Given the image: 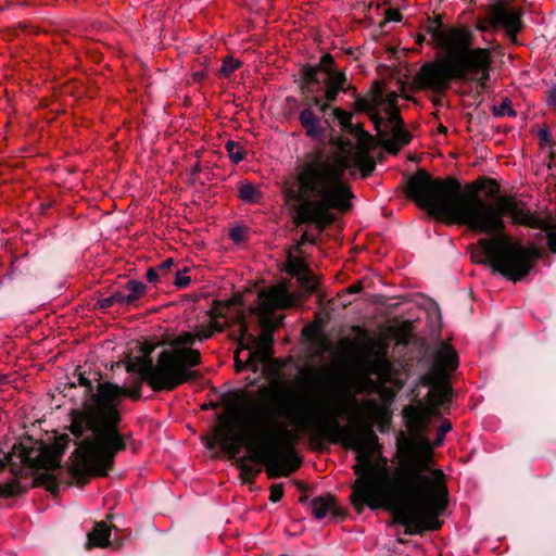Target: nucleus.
Segmentation results:
<instances>
[{"instance_id": "obj_1", "label": "nucleus", "mask_w": 556, "mask_h": 556, "mask_svg": "<svg viewBox=\"0 0 556 556\" xmlns=\"http://www.w3.org/2000/svg\"><path fill=\"white\" fill-rule=\"evenodd\" d=\"M270 401L258 403L243 415L244 431L235 432L232 419L219 414L214 428V439L206 441L208 450L217 445L235 459L242 476L254 477L249 462L265 466L268 478L289 477L302 465V457L294 450L298 434L282 420L301 431L319 433L330 441H338L341 431L339 406L333 401H316L285 383L277 382L260 390Z\"/></svg>"}, {"instance_id": "obj_2", "label": "nucleus", "mask_w": 556, "mask_h": 556, "mask_svg": "<svg viewBox=\"0 0 556 556\" xmlns=\"http://www.w3.org/2000/svg\"><path fill=\"white\" fill-rule=\"evenodd\" d=\"M357 420L368 444L341 422L338 441H330L319 433H313V437L319 441L342 443L356 452V464L352 468L357 478L352 484L350 495L354 509L362 514L366 506L372 510L384 508L392 514L395 523L405 527L404 533L407 535H420L427 531L440 530L443 521L439 517L447 507V496L438 495L434 492V482H417L410 476L402 473L400 466L395 470L399 477L397 490L389 489L387 457L378 451L377 459L374 460L375 450L381 447L378 437L368 425L363 422L361 416Z\"/></svg>"}, {"instance_id": "obj_3", "label": "nucleus", "mask_w": 556, "mask_h": 556, "mask_svg": "<svg viewBox=\"0 0 556 556\" xmlns=\"http://www.w3.org/2000/svg\"><path fill=\"white\" fill-rule=\"evenodd\" d=\"M486 182V195L481 198L479 182L470 184L463 190L462 184L454 177L433 178L426 169L419 168L406 180L405 194L417 206L430 215L452 225H465L476 233L492 235L506 229L505 217L513 225L539 229L536 240L546 239L547 249L556 254V225L532 215L527 204L511 194H500V185L492 178H482Z\"/></svg>"}, {"instance_id": "obj_4", "label": "nucleus", "mask_w": 556, "mask_h": 556, "mask_svg": "<svg viewBox=\"0 0 556 556\" xmlns=\"http://www.w3.org/2000/svg\"><path fill=\"white\" fill-rule=\"evenodd\" d=\"M354 157L349 153L332 161L324 151L315 150L304 155L296 166L298 188L283 190V195L295 212L294 223L313 224L319 230L334 222L330 210L345 213L352 208L354 197L343 176L354 167Z\"/></svg>"}, {"instance_id": "obj_5", "label": "nucleus", "mask_w": 556, "mask_h": 556, "mask_svg": "<svg viewBox=\"0 0 556 556\" xmlns=\"http://www.w3.org/2000/svg\"><path fill=\"white\" fill-rule=\"evenodd\" d=\"M426 33L432 37L437 48L445 51L448 62H427L416 76L414 84L419 89L434 93L444 92L453 79L475 80L481 89L486 88L491 67V52L485 48H471L473 34L467 27H447L440 15L429 18Z\"/></svg>"}, {"instance_id": "obj_6", "label": "nucleus", "mask_w": 556, "mask_h": 556, "mask_svg": "<svg viewBox=\"0 0 556 556\" xmlns=\"http://www.w3.org/2000/svg\"><path fill=\"white\" fill-rule=\"evenodd\" d=\"M66 389L84 388L80 403L68 413L70 432L75 437L78 447L73 455L78 457L70 467L71 477L79 486L86 485L90 480V465L96 447L98 431L101 421L112 419L116 415L111 403L116 397L117 384L102 381L100 371H81L77 366Z\"/></svg>"}, {"instance_id": "obj_7", "label": "nucleus", "mask_w": 556, "mask_h": 556, "mask_svg": "<svg viewBox=\"0 0 556 556\" xmlns=\"http://www.w3.org/2000/svg\"><path fill=\"white\" fill-rule=\"evenodd\" d=\"M72 439L70 434L63 433L56 437L51 445H47L36 456H31L33 450L20 444H14L11 453H3L0 457V496L10 498L26 492L17 481L22 476V468L13 462L18 453L20 464L28 469H43L33 482V486H43L51 494L56 495L60 486L54 470L61 468V459Z\"/></svg>"}, {"instance_id": "obj_8", "label": "nucleus", "mask_w": 556, "mask_h": 556, "mask_svg": "<svg viewBox=\"0 0 556 556\" xmlns=\"http://www.w3.org/2000/svg\"><path fill=\"white\" fill-rule=\"evenodd\" d=\"M410 438L400 444V471L421 483H433L438 495L448 496L445 475L441 469H432V445L426 435L430 425L427 413L407 406L403 410Z\"/></svg>"}, {"instance_id": "obj_9", "label": "nucleus", "mask_w": 556, "mask_h": 556, "mask_svg": "<svg viewBox=\"0 0 556 556\" xmlns=\"http://www.w3.org/2000/svg\"><path fill=\"white\" fill-rule=\"evenodd\" d=\"M490 236L478 240V250L472 257L478 264L490 266L494 273L513 282L528 276L535 262L543 256V251L534 243L525 247L514 241L505 230Z\"/></svg>"}, {"instance_id": "obj_10", "label": "nucleus", "mask_w": 556, "mask_h": 556, "mask_svg": "<svg viewBox=\"0 0 556 556\" xmlns=\"http://www.w3.org/2000/svg\"><path fill=\"white\" fill-rule=\"evenodd\" d=\"M286 293L283 290L274 288L263 290L260 293L262 300L263 316L261 318L263 333L256 338L249 332L248 327H241V337L238 341V349L235 352V367L237 372L251 369L257 372L266 364L271 355V345L274 343L273 332L276 328L274 321L267 316V313L276 307H282Z\"/></svg>"}, {"instance_id": "obj_11", "label": "nucleus", "mask_w": 556, "mask_h": 556, "mask_svg": "<svg viewBox=\"0 0 556 556\" xmlns=\"http://www.w3.org/2000/svg\"><path fill=\"white\" fill-rule=\"evenodd\" d=\"M146 382L139 376L131 389L117 384L116 397L111 403L114 406L116 415L106 421H101L96 441V447L90 465L91 477H106L113 469L116 455L126 448L130 435L119 432V425L123 420L119 405L123 397L129 396L134 401L141 399V386Z\"/></svg>"}, {"instance_id": "obj_12", "label": "nucleus", "mask_w": 556, "mask_h": 556, "mask_svg": "<svg viewBox=\"0 0 556 556\" xmlns=\"http://www.w3.org/2000/svg\"><path fill=\"white\" fill-rule=\"evenodd\" d=\"M458 366V356L455 350L446 342H441L434 353L433 364L428 372L421 377L422 384L429 388V394L438 405H443L452 395V388L448 384V371Z\"/></svg>"}, {"instance_id": "obj_13", "label": "nucleus", "mask_w": 556, "mask_h": 556, "mask_svg": "<svg viewBox=\"0 0 556 556\" xmlns=\"http://www.w3.org/2000/svg\"><path fill=\"white\" fill-rule=\"evenodd\" d=\"M164 362L161 369L165 374L164 391H173L185 382L200 378L198 371L190 369L201 364V354L192 348L163 350Z\"/></svg>"}, {"instance_id": "obj_14", "label": "nucleus", "mask_w": 556, "mask_h": 556, "mask_svg": "<svg viewBox=\"0 0 556 556\" xmlns=\"http://www.w3.org/2000/svg\"><path fill=\"white\" fill-rule=\"evenodd\" d=\"M155 346L149 342L139 344V351L141 355L135 357L126 364V371L131 374H138L142 380L154 391H164L162 387L165 384V374L161 369V364L164 362L163 351L159 354L156 363L153 362L151 354Z\"/></svg>"}, {"instance_id": "obj_15", "label": "nucleus", "mask_w": 556, "mask_h": 556, "mask_svg": "<svg viewBox=\"0 0 556 556\" xmlns=\"http://www.w3.org/2000/svg\"><path fill=\"white\" fill-rule=\"evenodd\" d=\"M341 71L337 70L336 61L329 53L324 54L317 64H305L300 70L298 80L300 90L318 93L327 87L331 78Z\"/></svg>"}, {"instance_id": "obj_16", "label": "nucleus", "mask_w": 556, "mask_h": 556, "mask_svg": "<svg viewBox=\"0 0 556 556\" xmlns=\"http://www.w3.org/2000/svg\"><path fill=\"white\" fill-rule=\"evenodd\" d=\"M303 98L301 102L302 110L299 114V122L304 129L305 135L312 140H321L326 136V128L329 127V119L319 117L313 109L316 108L323 114H326L331 108L320 109L321 105L315 104L314 99L326 101L321 92L311 93L300 90Z\"/></svg>"}, {"instance_id": "obj_17", "label": "nucleus", "mask_w": 556, "mask_h": 556, "mask_svg": "<svg viewBox=\"0 0 556 556\" xmlns=\"http://www.w3.org/2000/svg\"><path fill=\"white\" fill-rule=\"evenodd\" d=\"M491 20L494 26H502L509 36H516L523 28L521 12L509 9L504 0H495L490 7Z\"/></svg>"}, {"instance_id": "obj_18", "label": "nucleus", "mask_w": 556, "mask_h": 556, "mask_svg": "<svg viewBox=\"0 0 556 556\" xmlns=\"http://www.w3.org/2000/svg\"><path fill=\"white\" fill-rule=\"evenodd\" d=\"M340 92L351 93L353 98L358 94L356 87L349 83L345 72L336 74V76L331 78V81L327 84V87L323 89L321 94L326 101H320L315 98L314 102L315 104L321 105L320 109L325 106L331 108Z\"/></svg>"}, {"instance_id": "obj_19", "label": "nucleus", "mask_w": 556, "mask_h": 556, "mask_svg": "<svg viewBox=\"0 0 556 556\" xmlns=\"http://www.w3.org/2000/svg\"><path fill=\"white\" fill-rule=\"evenodd\" d=\"M309 506L312 515L318 520L330 514L332 520L340 521L348 515V511L337 504L336 496L331 494L314 497L309 501Z\"/></svg>"}, {"instance_id": "obj_20", "label": "nucleus", "mask_w": 556, "mask_h": 556, "mask_svg": "<svg viewBox=\"0 0 556 556\" xmlns=\"http://www.w3.org/2000/svg\"><path fill=\"white\" fill-rule=\"evenodd\" d=\"M354 331L363 339V345H356L349 341L351 348L356 349L359 356L388 357L389 344L383 339H371L368 331L359 326L354 327Z\"/></svg>"}, {"instance_id": "obj_21", "label": "nucleus", "mask_w": 556, "mask_h": 556, "mask_svg": "<svg viewBox=\"0 0 556 556\" xmlns=\"http://www.w3.org/2000/svg\"><path fill=\"white\" fill-rule=\"evenodd\" d=\"M381 144L390 154H397L400 150L407 146L412 140V135L405 129V126L394 127L392 136L389 137L388 132L381 134Z\"/></svg>"}, {"instance_id": "obj_22", "label": "nucleus", "mask_w": 556, "mask_h": 556, "mask_svg": "<svg viewBox=\"0 0 556 556\" xmlns=\"http://www.w3.org/2000/svg\"><path fill=\"white\" fill-rule=\"evenodd\" d=\"M111 536V527L105 521H97L92 530L87 535L86 548L93 547L108 548L109 538Z\"/></svg>"}, {"instance_id": "obj_23", "label": "nucleus", "mask_w": 556, "mask_h": 556, "mask_svg": "<svg viewBox=\"0 0 556 556\" xmlns=\"http://www.w3.org/2000/svg\"><path fill=\"white\" fill-rule=\"evenodd\" d=\"M363 366L372 375L387 380L392 372V365L388 357L359 356Z\"/></svg>"}, {"instance_id": "obj_24", "label": "nucleus", "mask_w": 556, "mask_h": 556, "mask_svg": "<svg viewBox=\"0 0 556 556\" xmlns=\"http://www.w3.org/2000/svg\"><path fill=\"white\" fill-rule=\"evenodd\" d=\"M124 289L127 294L126 306L136 305V303L146 295L148 287L138 280H128L124 285Z\"/></svg>"}, {"instance_id": "obj_25", "label": "nucleus", "mask_w": 556, "mask_h": 556, "mask_svg": "<svg viewBox=\"0 0 556 556\" xmlns=\"http://www.w3.org/2000/svg\"><path fill=\"white\" fill-rule=\"evenodd\" d=\"M354 168L359 169L362 177L366 178L375 170L376 162L368 153H357L354 157Z\"/></svg>"}, {"instance_id": "obj_26", "label": "nucleus", "mask_w": 556, "mask_h": 556, "mask_svg": "<svg viewBox=\"0 0 556 556\" xmlns=\"http://www.w3.org/2000/svg\"><path fill=\"white\" fill-rule=\"evenodd\" d=\"M239 198L247 203H257L261 200V191L252 184H241L239 187Z\"/></svg>"}, {"instance_id": "obj_27", "label": "nucleus", "mask_w": 556, "mask_h": 556, "mask_svg": "<svg viewBox=\"0 0 556 556\" xmlns=\"http://www.w3.org/2000/svg\"><path fill=\"white\" fill-rule=\"evenodd\" d=\"M308 265L301 258L288 253L287 271L293 277H298L308 269Z\"/></svg>"}, {"instance_id": "obj_28", "label": "nucleus", "mask_w": 556, "mask_h": 556, "mask_svg": "<svg viewBox=\"0 0 556 556\" xmlns=\"http://www.w3.org/2000/svg\"><path fill=\"white\" fill-rule=\"evenodd\" d=\"M225 149L228 152L229 159L233 164L240 163L245 157V150L237 141L228 140L225 143Z\"/></svg>"}, {"instance_id": "obj_29", "label": "nucleus", "mask_w": 556, "mask_h": 556, "mask_svg": "<svg viewBox=\"0 0 556 556\" xmlns=\"http://www.w3.org/2000/svg\"><path fill=\"white\" fill-rule=\"evenodd\" d=\"M301 288L308 294L314 293L317 290L318 281L312 275L311 269L308 268L306 271L296 277Z\"/></svg>"}, {"instance_id": "obj_30", "label": "nucleus", "mask_w": 556, "mask_h": 556, "mask_svg": "<svg viewBox=\"0 0 556 556\" xmlns=\"http://www.w3.org/2000/svg\"><path fill=\"white\" fill-rule=\"evenodd\" d=\"M492 113L496 117L511 116L516 117L517 112L513 109L511 101L508 98H504L498 106L492 108Z\"/></svg>"}, {"instance_id": "obj_31", "label": "nucleus", "mask_w": 556, "mask_h": 556, "mask_svg": "<svg viewBox=\"0 0 556 556\" xmlns=\"http://www.w3.org/2000/svg\"><path fill=\"white\" fill-rule=\"evenodd\" d=\"M198 341V337L192 332H181L173 340V346L175 349L191 348Z\"/></svg>"}, {"instance_id": "obj_32", "label": "nucleus", "mask_w": 556, "mask_h": 556, "mask_svg": "<svg viewBox=\"0 0 556 556\" xmlns=\"http://www.w3.org/2000/svg\"><path fill=\"white\" fill-rule=\"evenodd\" d=\"M331 115L333 118L338 119L344 130H346L352 123V114L341 108L331 106Z\"/></svg>"}, {"instance_id": "obj_33", "label": "nucleus", "mask_w": 556, "mask_h": 556, "mask_svg": "<svg viewBox=\"0 0 556 556\" xmlns=\"http://www.w3.org/2000/svg\"><path fill=\"white\" fill-rule=\"evenodd\" d=\"M240 66L241 62L239 60H236L232 56H226L223 61L219 73L224 77H229Z\"/></svg>"}, {"instance_id": "obj_34", "label": "nucleus", "mask_w": 556, "mask_h": 556, "mask_svg": "<svg viewBox=\"0 0 556 556\" xmlns=\"http://www.w3.org/2000/svg\"><path fill=\"white\" fill-rule=\"evenodd\" d=\"M353 109L356 112L369 113L374 110L371 102L359 93L354 97Z\"/></svg>"}, {"instance_id": "obj_35", "label": "nucleus", "mask_w": 556, "mask_h": 556, "mask_svg": "<svg viewBox=\"0 0 556 556\" xmlns=\"http://www.w3.org/2000/svg\"><path fill=\"white\" fill-rule=\"evenodd\" d=\"M388 118L386 119V123L390 126L394 127H401L404 125V121L401 116L399 108H392L387 111Z\"/></svg>"}, {"instance_id": "obj_36", "label": "nucleus", "mask_w": 556, "mask_h": 556, "mask_svg": "<svg viewBox=\"0 0 556 556\" xmlns=\"http://www.w3.org/2000/svg\"><path fill=\"white\" fill-rule=\"evenodd\" d=\"M247 227L244 226H236L229 230V238L236 243H242L247 241Z\"/></svg>"}, {"instance_id": "obj_37", "label": "nucleus", "mask_w": 556, "mask_h": 556, "mask_svg": "<svg viewBox=\"0 0 556 556\" xmlns=\"http://www.w3.org/2000/svg\"><path fill=\"white\" fill-rule=\"evenodd\" d=\"M358 153H368L374 147V137L368 132L367 137L357 136Z\"/></svg>"}, {"instance_id": "obj_38", "label": "nucleus", "mask_w": 556, "mask_h": 556, "mask_svg": "<svg viewBox=\"0 0 556 556\" xmlns=\"http://www.w3.org/2000/svg\"><path fill=\"white\" fill-rule=\"evenodd\" d=\"M452 429V424L447 420H444L440 428L438 429L437 438L433 442H431L432 448L440 446L445 438V434Z\"/></svg>"}, {"instance_id": "obj_39", "label": "nucleus", "mask_w": 556, "mask_h": 556, "mask_svg": "<svg viewBox=\"0 0 556 556\" xmlns=\"http://www.w3.org/2000/svg\"><path fill=\"white\" fill-rule=\"evenodd\" d=\"M369 116L374 123L375 129L378 131V136L381 138V134L383 132L381 127L386 124V119L375 109L369 112Z\"/></svg>"}, {"instance_id": "obj_40", "label": "nucleus", "mask_w": 556, "mask_h": 556, "mask_svg": "<svg viewBox=\"0 0 556 556\" xmlns=\"http://www.w3.org/2000/svg\"><path fill=\"white\" fill-rule=\"evenodd\" d=\"M283 484L282 483H279V484H273L270 486V496H269V501L273 502V503H278L281 501V498L283 497Z\"/></svg>"}, {"instance_id": "obj_41", "label": "nucleus", "mask_w": 556, "mask_h": 556, "mask_svg": "<svg viewBox=\"0 0 556 556\" xmlns=\"http://www.w3.org/2000/svg\"><path fill=\"white\" fill-rule=\"evenodd\" d=\"M330 143L340 149L341 151L349 150L352 147V141L343 137H331Z\"/></svg>"}, {"instance_id": "obj_42", "label": "nucleus", "mask_w": 556, "mask_h": 556, "mask_svg": "<svg viewBox=\"0 0 556 556\" xmlns=\"http://www.w3.org/2000/svg\"><path fill=\"white\" fill-rule=\"evenodd\" d=\"M190 282L191 278L189 276L184 275L179 271L176 274L174 285L176 286L177 289H185L190 285Z\"/></svg>"}, {"instance_id": "obj_43", "label": "nucleus", "mask_w": 556, "mask_h": 556, "mask_svg": "<svg viewBox=\"0 0 556 556\" xmlns=\"http://www.w3.org/2000/svg\"><path fill=\"white\" fill-rule=\"evenodd\" d=\"M111 295L115 305H126L127 294L124 288L121 290H114L111 292Z\"/></svg>"}, {"instance_id": "obj_44", "label": "nucleus", "mask_w": 556, "mask_h": 556, "mask_svg": "<svg viewBox=\"0 0 556 556\" xmlns=\"http://www.w3.org/2000/svg\"><path fill=\"white\" fill-rule=\"evenodd\" d=\"M346 131H349L351 135H353L355 138L357 136L367 137L368 131H366L362 124H353L348 127Z\"/></svg>"}, {"instance_id": "obj_45", "label": "nucleus", "mask_w": 556, "mask_h": 556, "mask_svg": "<svg viewBox=\"0 0 556 556\" xmlns=\"http://www.w3.org/2000/svg\"><path fill=\"white\" fill-rule=\"evenodd\" d=\"M538 137L541 144L551 146L554 143L551 131L547 128H541L538 131Z\"/></svg>"}, {"instance_id": "obj_46", "label": "nucleus", "mask_w": 556, "mask_h": 556, "mask_svg": "<svg viewBox=\"0 0 556 556\" xmlns=\"http://www.w3.org/2000/svg\"><path fill=\"white\" fill-rule=\"evenodd\" d=\"M402 14L397 9H388L386 11V22H401Z\"/></svg>"}, {"instance_id": "obj_47", "label": "nucleus", "mask_w": 556, "mask_h": 556, "mask_svg": "<svg viewBox=\"0 0 556 556\" xmlns=\"http://www.w3.org/2000/svg\"><path fill=\"white\" fill-rule=\"evenodd\" d=\"M114 300L112 299V295H108L105 298H101L98 300L97 302V306L100 308V309H108L109 307H112L114 306Z\"/></svg>"}, {"instance_id": "obj_48", "label": "nucleus", "mask_w": 556, "mask_h": 556, "mask_svg": "<svg viewBox=\"0 0 556 556\" xmlns=\"http://www.w3.org/2000/svg\"><path fill=\"white\" fill-rule=\"evenodd\" d=\"M547 103L551 108L556 110V87L551 88L547 92Z\"/></svg>"}, {"instance_id": "obj_49", "label": "nucleus", "mask_w": 556, "mask_h": 556, "mask_svg": "<svg viewBox=\"0 0 556 556\" xmlns=\"http://www.w3.org/2000/svg\"><path fill=\"white\" fill-rule=\"evenodd\" d=\"M146 278L149 282L155 283V282H157L160 276H159L157 270L155 268L151 267L148 269V271L146 274Z\"/></svg>"}, {"instance_id": "obj_50", "label": "nucleus", "mask_w": 556, "mask_h": 556, "mask_svg": "<svg viewBox=\"0 0 556 556\" xmlns=\"http://www.w3.org/2000/svg\"><path fill=\"white\" fill-rule=\"evenodd\" d=\"M124 544V540L122 538L115 536L113 540L109 538L108 548L119 549Z\"/></svg>"}, {"instance_id": "obj_51", "label": "nucleus", "mask_w": 556, "mask_h": 556, "mask_svg": "<svg viewBox=\"0 0 556 556\" xmlns=\"http://www.w3.org/2000/svg\"><path fill=\"white\" fill-rule=\"evenodd\" d=\"M305 243H312V244L315 243V239L311 238L306 232H304L301 236L300 240L298 241L296 250L300 251L301 247L304 245Z\"/></svg>"}, {"instance_id": "obj_52", "label": "nucleus", "mask_w": 556, "mask_h": 556, "mask_svg": "<svg viewBox=\"0 0 556 556\" xmlns=\"http://www.w3.org/2000/svg\"><path fill=\"white\" fill-rule=\"evenodd\" d=\"M214 331L213 329H202L199 333L195 336L198 337V341H204L213 336Z\"/></svg>"}, {"instance_id": "obj_53", "label": "nucleus", "mask_w": 556, "mask_h": 556, "mask_svg": "<svg viewBox=\"0 0 556 556\" xmlns=\"http://www.w3.org/2000/svg\"><path fill=\"white\" fill-rule=\"evenodd\" d=\"M387 101L390 105L389 109H392V108H397V94L395 92H390L388 96H387Z\"/></svg>"}, {"instance_id": "obj_54", "label": "nucleus", "mask_w": 556, "mask_h": 556, "mask_svg": "<svg viewBox=\"0 0 556 556\" xmlns=\"http://www.w3.org/2000/svg\"><path fill=\"white\" fill-rule=\"evenodd\" d=\"M173 264H174L173 258H167V260H165L164 262L161 263L160 269L164 270V271L168 270L173 266Z\"/></svg>"}, {"instance_id": "obj_55", "label": "nucleus", "mask_w": 556, "mask_h": 556, "mask_svg": "<svg viewBox=\"0 0 556 556\" xmlns=\"http://www.w3.org/2000/svg\"><path fill=\"white\" fill-rule=\"evenodd\" d=\"M363 289V286L361 282L353 283L349 287L350 293H358Z\"/></svg>"}, {"instance_id": "obj_56", "label": "nucleus", "mask_w": 556, "mask_h": 556, "mask_svg": "<svg viewBox=\"0 0 556 556\" xmlns=\"http://www.w3.org/2000/svg\"><path fill=\"white\" fill-rule=\"evenodd\" d=\"M244 395H245V393H244V392H239V391H233V392L231 393V396H232V397H233V400H236V401H240V400H242Z\"/></svg>"}, {"instance_id": "obj_57", "label": "nucleus", "mask_w": 556, "mask_h": 556, "mask_svg": "<svg viewBox=\"0 0 556 556\" xmlns=\"http://www.w3.org/2000/svg\"><path fill=\"white\" fill-rule=\"evenodd\" d=\"M201 172V165L197 163L191 169V176L195 177Z\"/></svg>"}, {"instance_id": "obj_58", "label": "nucleus", "mask_w": 556, "mask_h": 556, "mask_svg": "<svg viewBox=\"0 0 556 556\" xmlns=\"http://www.w3.org/2000/svg\"><path fill=\"white\" fill-rule=\"evenodd\" d=\"M204 77H205V74H204L203 72H197V73H194V79H195L197 81H201L202 79H204Z\"/></svg>"}, {"instance_id": "obj_59", "label": "nucleus", "mask_w": 556, "mask_h": 556, "mask_svg": "<svg viewBox=\"0 0 556 556\" xmlns=\"http://www.w3.org/2000/svg\"><path fill=\"white\" fill-rule=\"evenodd\" d=\"M299 502L302 504V505H306V504H309L308 502V496L306 494H303L300 496L299 498Z\"/></svg>"}, {"instance_id": "obj_60", "label": "nucleus", "mask_w": 556, "mask_h": 556, "mask_svg": "<svg viewBox=\"0 0 556 556\" xmlns=\"http://www.w3.org/2000/svg\"><path fill=\"white\" fill-rule=\"evenodd\" d=\"M295 484L300 491L304 492L306 490V485L303 482L296 481Z\"/></svg>"}, {"instance_id": "obj_61", "label": "nucleus", "mask_w": 556, "mask_h": 556, "mask_svg": "<svg viewBox=\"0 0 556 556\" xmlns=\"http://www.w3.org/2000/svg\"><path fill=\"white\" fill-rule=\"evenodd\" d=\"M350 402L353 406H357V399L355 396H351Z\"/></svg>"}, {"instance_id": "obj_62", "label": "nucleus", "mask_w": 556, "mask_h": 556, "mask_svg": "<svg viewBox=\"0 0 556 556\" xmlns=\"http://www.w3.org/2000/svg\"><path fill=\"white\" fill-rule=\"evenodd\" d=\"M439 131H440V132H443V134H446V132H447V129H446V127H444L443 125H440V126H439Z\"/></svg>"}, {"instance_id": "obj_63", "label": "nucleus", "mask_w": 556, "mask_h": 556, "mask_svg": "<svg viewBox=\"0 0 556 556\" xmlns=\"http://www.w3.org/2000/svg\"><path fill=\"white\" fill-rule=\"evenodd\" d=\"M433 104L434 105H441V100L440 99H434L433 100Z\"/></svg>"}]
</instances>
